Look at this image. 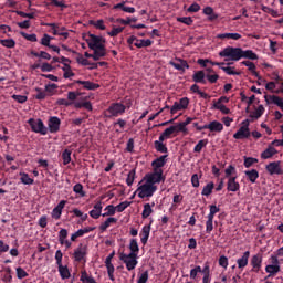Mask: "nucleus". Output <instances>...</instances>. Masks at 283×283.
<instances>
[{
  "mask_svg": "<svg viewBox=\"0 0 283 283\" xmlns=\"http://www.w3.org/2000/svg\"><path fill=\"white\" fill-rule=\"evenodd\" d=\"M243 52H245V50H243L242 48L226 46L219 52V57H226V61L237 62V59Z\"/></svg>",
  "mask_w": 283,
  "mask_h": 283,
  "instance_id": "nucleus-1",
  "label": "nucleus"
},
{
  "mask_svg": "<svg viewBox=\"0 0 283 283\" xmlns=\"http://www.w3.org/2000/svg\"><path fill=\"white\" fill-rule=\"evenodd\" d=\"M126 106L122 103H114L109 105L108 108H106V112H104V117L106 118H116L119 116H123L125 114Z\"/></svg>",
  "mask_w": 283,
  "mask_h": 283,
  "instance_id": "nucleus-2",
  "label": "nucleus"
},
{
  "mask_svg": "<svg viewBox=\"0 0 283 283\" xmlns=\"http://www.w3.org/2000/svg\"><path fill=\"white\" fill-rule=\"evenodd\" d=\"M157 192V186L155 185H143V181L139 182V187H137V197L139 199L153 198V196Z\"/></svg>",
  "mask_w": 283,
  "mask_h": 283,
  "instance_id": "nucleus-3",
  "label": "nucleus"
},
{
  "mask_svg": "<svg viewBox=\"0 0 283 283\" xmlns=\"http://www.w3.org/2000/svg\"><path fill=\"white\" fill-rule=\"evenodd\" d=\"M27 123L29 124V127H31V132L35 134L45 136L48 135V132H50V128H48L45 124L42 123V119L31 118Z\"/></svg>",
  "mask_w": 283,
  "mask_h": 283,
  "instance_id": "nucleus-4",
  "label": "nucleus"
},
{
  "mask_svg": "<svg viewBox=\"0 0 283 283\" xmlns=\"http://www.w3.org/2000/svg\"><path fill=\"white\" fill-rule=\"evenodd\" d=\"M54 260L56 261V266L59 268V275L61 276V280L70 279V270H67V266L62 264L63 252H61V250H56Z\"/></svg>",
  "mask_w": 283,
  "mask_h": 283,
  "instance_id": "nucleus-5",
  "label": "nucleus"
},
{
  "mask_svg": "<svg viewBox=\"0 0 283 283\" xmlns=\"http://www.w3.org/2000/svg\"><path fill=\"white\" fill-rule=\"evenodd\" d=\"M163 174L164 171H156V170H153V172L150 174H146V177H144V180H146V182L142 185L155 186V185H159L160 182H164L165 177Z\"/></svg>",
  "mask_w": 283,
  "mask_h": 283,
  "instance_id": "nucleus-6",
  "label": "nucleus"
},
{
  "mask_svg": "<svg viewBox=\"0 0 283 283\" xmlns=\"http://www.w3.org/2000/svg\"><path fill=\"white\" fill-rule=\"evenodd\" d=\"M136 259H138V255L125 254L123 252H120L119 255V260L120 262L125 263V269H127V271H134V269H136V265L138 264Z\"/></svg>",
  "mask_w": 283,
  "mask_h": 283,
  "instance_id": "nucleus-7",
  "label": "nucleus"
},
{
  "mask_svg": "<svg viewBox=\"0 0 283 283\" xmlns=\"http://www.w3.org/2000/svg\"><path fill=\"white\" fill-rule=\"evenodd\" d=\"M188 106H189V98L182 97V98H180V101L174 103V106L169 107V105H166L161 109H164V111L170 109L171 115H176V114H178V112H182V111L187 109Z\"/></svg>",
  "mask_w": 283,
  "mask_h": 283,
  "instance_id": "nucleus-8",
  "label": "nucleus"
},
{
  "mask_svg": "<svg viewBox=\"0 0 283 283\" xmlns=\"http://www.w3.org/2000/svg\"><path fill=\"white\" fill-rule=\"evenodd\" d=\"M116 255V252H112L106 259H104V266H106V275H109V280L112 282L116 281L114 277L115 268L114 264H112V260H114V256Z\"/></svg>",
  "mask_w": 283,
  "mask_h": 283,
  "instance_id": "nucleus-9",
  "label": "nucleus"
},
{
  "mask_svg": "<svg viewBox=\"0 0 283 283\" xmlns=\"http://www.w3.org/2000/svg\"><path fill=\"white\" fill-rule=\"evenodd\" d=\"M223 126L221 123L217 122V120H212L210 122V124H206L201 127H196V130L201 132L205 129H209L212 133H221L223 130Z\"/></svg>",
  "mask_w": 283,
  "mask_h": 283,
  "instance_id": "nucleus-10",
  "label": "nucleus"
},
{
  "mask_svg": "<svg viewBox=\"0 0 283 283\" xmlns=\"http://www.w3.org/2000/svg\"><path fill=\"white\" fill-rule=\"evenodd\" d=\"M166 158H169V155H161L157 157V159L153 160L150 166L153 167V171L164 172L161 168L166 165Z\"/></svg>",
  "mask_w": 283,
  "mask_h": 283,
  "instance_id": "nucleus-11",
  "label": "nucleus"
},
{
  "mask_svg": "<svg viewBox=\"0 0 283 283\" xmlns=\"http://www.w3.org/2000/svg\"><path fill=\"white\" fill-rule=\"evenodd\" d=\"M265 170L268 174H270V176L283 175V169H281V161H273L268 164V166H265Z\"/></svg>",
  "mask_w": 283,
  "mask_h": 283,
  "instance_id": "nucleus-12",
  "label": "nucleus"
},
{
  "mask_svg": "<svg viewBox=\"0 0 283 283\" xmlns=\"http://www.w3.org/2000/svg\"><path fill=\"white\" fill-rule=\"evenodd\" d=\"M249 264L251 265V272H260V269L262 268V254H254L251 256Z\"/></svg>",
  "mask_w": 283,
  "mask_h": 283,
  "instance_id": "nucleus-13",
  "label": "nucleus"
},
{
  "mask_svg": "<svg viewBox=\"0 0 283 283\" xmlns=\"http://www.w3.org/2000/svg\"><path fill=\"white\" fill-rule=\"evenodd\" d=\"M237 180L238 177H228V181L226 182V190H228V192L240 191V182H238Z\"/></svg>",
  "mask_w": 283,
  "mask_h": 283,
  "instance_id": "nucleus-14",
  "label": "nucleus"
},
{
  "mask_svg": "<svg viewBox=\"0 0 283 283\" xmlns=\"http://www.w3.org/2000/svg\"><path fill=\"white\" fill-rule=\"evenodd\" d=\"M91 40L88 41V49L90 50H95V49H104V44H102V38L91 34L90 35Z\"/></svg>",
  "mask_w": 283,
  "mask_h": 283,
  "instance_id": "nucleus-15",
  "label": "nucleus"
},
{
  "mask_svg": "<svg viewBox=\"0 0 283 283\" xmlns=\"http://www.w3.org/2000/svg\"><path fill=\"white\" fill-rule=\"evenodd\" d=\"M176 62L171 61V62H168V65H171V67L180 71V72H185L186 69H189V64L187 63L186 60H182L180 57H176Z\"/></svg>",
  "mask_w": 283,
  "mask_h": 283,
  "instance_id": "nucleus-16",
  "label": "nucleus"
},
{
  "mask_svg": "<svg viewBox=\"0 0 283 283\" xmlns=\"http://www.w3.org/2000/svg\"><path fill=\"white\" fill-rule=\"evenodd\" d=\"M75 258V262H82L86 258V245L80 244L77 249H75V253L72 254Z\"/></svg>",
  "mask_w": 283,
  "mask_h": 283,
  "instance_id": "nucleus-17",
  "label": "nucleus"
},
{
  "mask_svg": "<svg viewBox=\"0 0 283 283\" xmlns=\"http://www.w3.org/2000/svg\"><path fill=\"white\" fill-rule=\"evenodd\" d=\"M187 125L188 124H178V125H175V126H170V127L164 129L163 133H170V134L186 133L187 132Z\"/></svg>",
  "mask_w": 283,
  "mask_h": 283,
  "instance_id": "nucleus-18",
  "label": "nucleus"
},
{
  "mask_svg": "<svg viewBox=\"0 0 283 283\" xmlns=\"http://www.w3.org/2000/svg\"><path fill=\"white\" fill-rule=\"evenodd\" d=\"M208 75H206V73L203 71H197L193 73V75L191 76V80L193 81V83L196 84H203L206 85V78Z\"/></svg>",
  "mask_w": 283,
  "mask_h": 283,
  "instance_id": "nucleus-19",
  "label": "nucleus"
},
{
  "mask_svg": "<svg viewBox=\"0 0 283 283\" xmlns=\"http://www.w3.org/2000/svg\"><path fill=\"white\" fill-rule=\"evenodd\" d=\"M265 103L274 104V105L279 106V108H283V98H281L276 95H265Z\"/></svg>",
  "mask_w": 283,
  "mask_h": 283,
  "instance_id": "nucleus-20",
  "label": "nucleus"
},
{
  "mask_svg": "<svg viewBox=\"0 0 283 283\" xmlns=\"http://www.w3.org/2000/svg\"><path fill=\"white\" fill-rule=\"evenodd\" d=\"M49 127H50V133L52 134L59 133V129L61 127V119H59V117H50Z\"/></svg>",
  "mask_w": 283,
  "mask_h": 283,
  "instance_id": "nucleus-21",
  "label": "nucleus"
},
{
  "mask_svg": "<svg viewBox=\"0 0 283 283\" xmlns=\"http://www.w3.org/2000/svg\"><path fill=\"white\" fill-rule=\"evenodd\" d=\"M102 202H97L95 203V206H93V210L88 211V214L91 218L97 220L99 219V217H102Z\"/></svg>",
  "mask_w": 283,
  "mask_h": 283,
  "instance_id": "nucleus-22",
  "label": "nucleus"
},
{
  "mask_svg": "<svg viewBox=\"0 0 283 283\" xmlns=\"http://www.w3.org/2000/svg\"><path fill=\"white\" fill-rule=\"evenodd\" d=\"M65 203H67V201L61 200L59 205H56L54 210H52V218H54L55 220L61 219V214H62L63 208H65Z\"/></svg>",
  "mask_w": 283,
  "mask_h": 283,
  "instance_id": "nucleus-23",
  "label": "nucleus"
},
{
  "mask_svg": "<svg viewBox=\"0 0 283 283\" xmlns=\"http://www.w3.org/2000/svg\"><path fill=\"white\" fill-rule=\"evenodd\" d=\"M137 235L142 238V244L146 245L150 238V224L144 226V228H142V232L137 233Z\"/></svg>",
  "mask_w": 283,
  "mask_h": 283,
  "instance_id": "nucleus-24",
  "label": "nucleus"
},
{
  "mask_svg": "<svg viewBox=\"0 0 283 283\" xmlns=\"http://www.w3.org/2000/svg\"><path fill=\"white\" fill-rule=\"evenodd\" d=\"M251 132L249 128H240L238 129V133L233 135V139L235 140H244L249 139Z\"/></svg>",
  "mask_w": 283,
  "mask_h": 283,
  "instance_id": "nucleus-25",
  "label": "nucleus"
},
{
  "mask_svg": "<svg viewBox=\"0 0 283 283\" xmlns=\"http://www.w3.org/2000/svg\"><path fill=\"white\" fill-rule=\"evenodd\" d=\"M66 238H67V230L61 229V231H59V244L65 245V249H70L72 243H70V241L65 240Z\"/></svg>",
  "mask_w": 283,
  "mask_h": 283,
  "instance_id": "nucleus-26",
  "label": "nucleus"
},
{
  "mask_svg": "<svg viewBox=\"0 0 283 283\" xmlns=\"http://www.w3.org/2000/svg\"><path fill=\"white\" fill-rule=\"evenodd\" d=\"M242 59H245L249 61H256L258 55L255 53H253V51H251V50H245L237 57V62L241 61Z\"/></svg>",
  "mask_w": 283,
  "mask_h": 283,
  "instance_id": "nucleus-27",
  "label": "nucleus"
},
{
  "mask_svg": "<svg viewBox=\"0 0 283 283\" xmlns=\"http://www.w3.org/2000/svg\"><path fill=\"white\" fill-rule=\"evenodd\" d=\"M75 84H80V85L84 86V90H86V91H95V90L99 88L98 84H95L91 81L77 80V81H75Z\"/></svg>",
  "mask_w": 283,
  "mask_h": 283,
  "instance_id": "nucleus-28",
  "label": "nucleus"
},
{
  "mask_svg": "<svg viewBox=\"0 0 283 283\" xmlns=\"http://www.w3.org/2000/svg\"><path fill=\"white\" fill-rule=\"evenodd\" d=\"M249 256H250V252L247 251L242 254V256L240 259H238L237 263H238V269L243 270L244 268H247V265H249Z\"/></svg>",
  "mask_w": 283,
  "mask_h": 283,
  "instance_id": "nucleus-29",
  "label": "nucleus"
},
{
  "mask_svg": "<svg viewBox=\"0 0 283 283\" xmlns=\"http://www.w3.org/2000/svg\"><path fill=\"white\" fill-rule=\"evenodd\" d=\"M277 154L276 149L272 146L268 147L263 153L260 154V158L263 160L271 159Z\"/></svg>",
  "mask_w": 283,
  "mask_h": 283,
  "instance_id": "nucleus-30",
  "label": "nucleus"
},
{
  "mask_svg": "<svg viewBox=\"0 0 283 283\" xmlns=\"http://www.w3.org/2000/svg\"><path fill=\"white\" fill-rule=\"evenodd\" d=\"M116 222H118L116 218H106V221L99 224V231H107V229H109L112 224H116Z\"/></svg>",
  "mask_w": 283,
  "mask_h": 283,
  "instance_id": "nucleus-31",
  "label": "nucleus"
},
{
  "mask_svg": "<svg viewBox=\"0 0 283 283\" xmlns=\"http://www.w3.org/2000/svg\"><path fill=\"white\" fill-rule=\"evenodd\" d=\"M217 39L223 40V39H231L233 41H238L242 39V35L240 33H221L217 35Z\"/></svg>",
  "mask_w": 283,
  "mask_h": 283,
  "instance_id": "nucleus-32",
  "label": "nucleus"
},
{
  "mask_svg": "<svg viewBox=\"0 0 283 283\" xmlns=\"http://www.w3.org/2000/svg\"><path fill=\"white\" fill-rule=\"evenodd\" d=\"M129 253L126 255H134L138 256V242H136V239L129 240Z\"/></svg>",
  "mask_w": 283,
  "mask_h": 283,
  "instance_id": "nucleus-33",
  "label": "nucleus"
},
{
  "mask_svg": "<svg viewBox=\"0 0 283 283\" xmlns=\"http://www.w3.org/2000/svg\"><path fill=\"white\" fill-rule=\"evenodd\" d=\"M264 114V106L258 105L255 111L251 112L249 118L251 119H259Z\"/></svg>",
  "mask_w": 283,
  "mask_h": 283,
  "instance_id": "nucleus-34",
  "label": "nucleus"
},
{
  "mask_svg": "<svg viewBox=\"0 0 283 283\" xmlns=\"http://www.w3.org/2000/svg\"><path fill=\"white\" fill-rule=\"evenodd\" d=\"M244 175L251 184H255V180H258V170L255 169L247 170L244 171Z\"/></svg>",
  "mask_w": 283,
  "mask_h": 283,
  "instance_id": "nucleus-35",
  "label": "nucleus"
},
{
  "mask_svg": "<svg viewBox=\"0 0 283 283\" xmlns=\"http://www.w3.org/2000/svg\"><path fill=\"white\" fill-rule=\"evenodd\" d=\"M153 146L155 148V151L159 153V154H167L169 153V148H166V144L164 143H153Z\"/></svg>",
  "mask_w": 283,
  "mask_h": 283,
  "instance_id": "nucleus-36",
  "label": "nucleus"
},
{
  "mask_svg": "<svg viewBox=\"0 0 283 283\" xmlns=\"http://www.w3.org/2000/svg\"><path fill=\"white\" fill-rule=\"evenodd\" d=\"M151 45H153L151 40H137V42H134V46H136L137 49H146V48H150Z\"/></svg>",
  "mask_w": 283,
  "mask_h": 283,
  "instance_id": "nucleus-37",
  "label": "nucleus"
},
{
  "mask_svg": "<svg viewBox=\"0 0 283 283\" xmlns=\"http://www.w3.org/2000/svg\"><path fill=\"white\" fill-rule=\"evenodd\" d=\"M31 55H33V57H40L46 61H50L51 59H53L52 55H50V53L45 51H40V52L31 51Z\"/></svg>",
  "mask_w": 283,
  "mask_h": 283,
  "instance_id": "nucleus-38",
  "label": "nucleus"
},
{
  "mask_svg": "<svg viewBox=\"0 0 283 283\" xmlns=\"http://www.w3.org/2000/svg\"><path fill=\"white\" fill-rule=\"evenodd\" d=\"M93 50V54L95 57L97 59H102L104 56H107V49L105 48H95V49H91Z\"/></svg>",
  "mask_w": 283,
  "mask_h": 283,
  "instance_id": "nucleus-39",
  "label": "nucleus"
},
{
  "mask_svg": "<svg viewBox=\"0 0 283 283\" xmlns=\"http://www.w3.org/2000/svg\"><path fill=\"white\" fill-rule=\"evenodd\" d=\"M228 76H240V72H235V67L231 66H221L219 67Z\"/></svg>",
  "mask_w": 283,
  "mask_h": 283,
  "instance_id": "nucleus-40",
  "label": "nucleus"
},
{
  "mask_svg": "<svg viewBox=\"0 0 283 283\" xmlns=\"http://www.w3.org/2000/svg\"><path fill=\"white\" fill-rule=\"evenodd\" d=\"M265 272L270 274V277L276 275L279 272H281V266L280 265H268L265 266Z\"/></svg>",
  "mask_w": 283,
  "mask_h": 283,
  "instance_id": "nucleus-41",
  "label": "nucleus"
},
{
  "mask_svg": "<svg viewBox=\"0 0 283 283\" xmlns=\"http://www.w3.org/2000/svg\"><path fill=\"white\" fill-rule=\"evenodd\" d=\"M104 213H102V218H107V217H112V216H115L116 212H118L117 209L114 208V206L109 205V206H106V208H104Z\"/></svg>",
  "mask_w": 283,
  "mask_h": 283,
  "instance_id": "nucleus-42",
  "label": "nucleus"
},
{
  "mask_svg": "<svg viewBox=\"0 0 283 283\" xmlns=\"http://www.w3.org/2000/svg\"><path fill=\"white\" fill-rule=\"evenodd\" d=\"M206 146H208V139L198 140L196 146H193V153L199 154Z\"/></svg>",
  "mask_w": 283,
  "mask_h": 283,
  "instance_id": "nucleus-43",
  "label": "nucleus"
},
{
  "mask_svg": "<svg viewBox=\"0 0 283 283\" xmlns=\"http://www.w3.org/2000/svg\"><path fill=\"white\" fill-rule=\"evenodd\" d=\"M20 176H22L20 178V181L22 182V185H24V186H32L33 185V179H31V177H29V174L20 172Z\"/></svg>",
  "mask_w": 283,
  "mask_h": 283,
  "instance_id": "nucleus-44",
  "label": "nucleus"
},
{
  "mask_svg": "<svg viewBox=\"0 0 283 283\" xmlns=\"http://www.w3.org/2000/svg\"><path fill=\"white\" fill-rule=\"evenodd\" d=\"M77 63H78V64H82V65H84V66L92 65L91 70L97 69V64H95V63H90L88 60H86V59H85L84 56H82L81 54H80V56L77 57Z\"/></svg>",
  "mask_w": 283,
  "mask_h": 283,
  "instance_id": "nucleus-45",
  "label": "nucleus"
},
{
  "mask_svg": "<svg viewBox=\"0 0 283 283\" xmlns=\"http://www.w3.org/2000/svg\"><path fill=\"white\" fill-rule=\"evenodd\" d=\"M72 191L80 195L82 198L86 197V192H84V186H82V184L73 186Z\"/></svg>",
  "mask_w": 283,
  "mask_h": 283,
  "instance_id": "nucleus-46",
  "label": "nucleus"
},
{
  "mask_svg": "<svg viewBox=\"0 0 283 283\" xmlns=\"http://www.w3.org/2000/svg\"><path fill=\"white\" fill-rule=\"evenodd\" d=\"M212 109H217V111L221 112V114H223V115L230 114V109L228 107H226V105H223V104H212Z\"/></svg>",
  "mask_w": 283,
  "mask_h": 283,
  "instance_id": "nucleus-47",
  "label": "nucleus"
},
{
  "mask_svg": "<svg viewBox=\"0 0 283 283\" xmlns=\"http://www.w3.org/2000/svg\"><path fill=\"white\" fill-rule=\"evenodd\" d=\"M0 45L6 49H14V40L13 39L0 40Z\"/></svg>",
  "mask_w": 283,
  "mask_h": 283,
  "instance_id": "nucleus-48",
  "label": "nucleus"
},
{
  "mask_svg": "<svg viewBox=\"0 0 283 283\" xmlns=\"http://www.w3.org/2000/svg\"><path fill=\"white\" fill-rule=\"evenodd\" d=\"M213 189H214L213 182L206 185V187H203V190L201 191V196L209 197L210 195H212Z\"/></svg>",
  "mask_w": 283,
  "mask_h": 283,
  "instance_id": "nucleus-49",
  "label": "nucleus"
},
{
  "mask_svg": "<svg viewBox=\"0 0 283 283\" xmlns=\"http://www.w3.org/2000/svg\"><path fill=\"white\" fill-rule=\"evenodd\" d=\"M72 155L71 150H63V153L61 154V158L63 159V166H67L71 161L70 156Z\"/></svg>",
  "mask_w": 283,
  "mask_h": 283,
  "instance_id": "nucleus-50",
  "label": "nucleus"
},
{
  "mask_svg": "<svg viewBox=\"0 0 283 283\" xmlns=\"http://www.w3.org/2000/svg\"><path fill=\"white\" fill-rule=\"evenodd\" d=\"M135 176L136 171L134 169L129 170V172L127 174V179H125V184L127 185V187H132Z\"/></svg>",
  "mask_w": 283,
  "mask_h": 283,
  "instance_id": "nucleus-51",
  "label": "nucleus"
},
{
  "mask_svg": "<svg viewBox=\"0 0 283 283\" xmlns=\"http://www.w3.org/2000/svg\"><path fill=\"white\" fill-rule=\"evenodd\" d=\"M153 214V208L149 203L144 205V211L142 212V218L148 219Z\"/></svg>",
  "mask_w": 283,
  "mask_h": 283,
  "instance_id": "nucleus-52",
  "label": "nucleus"
},
{
  "mask_svg": "<svg viewBox=\"0 0 283 283\" xmlns=\"http://www.w3.org/2000/svg\"><path fill=\"white\" fill-rule=\"evenodd\" d=\"M123 30H125V28L123 27H114V29H112V31L106 32V35H109L112 38L118 36V34L123 33Z\"/></svg>",
  "mask_w": 283,
  "mask_h": 283,
  "instance_id": "nucleus-53",
  "label": "nucleus"
},
{
  "mask_svg": "<svg viewBox=\"0 0 283 283\" xmlns=\"http://www.w3.org/2000/svg\"><path fill=\"white\" fill-rule=\"evenodd\" d=\"M80 281H82V283H96L95 279H93V276H88L86 271L82 272V276L80 277Z\"/></svg>",
  "mask_w": 283,
  "mask_h": 283,
  "instance_id": "nucleus-54",
  "label": "nucleus"
},
{
  "mask_svg": "<svg viewBox=\"0 0 283 283\" xmlns=\"http://www.w3.org/2000/svg\"><path fill=\"white\" fill-rule=\"evenodd\" d=\"M90 24L95 27V29H97V30L104 31L105 29H107V27H104V21L103 20H97V21L91 20Z\"/></svg>",
  "mask_w": 283,
  "mask_h": 283,
  "instance_id": "nucleus-55",
  "label": "nucleus"
},
{
  "mask_svg": "<svg viewBox=\"0 0 283 283\" xmlns=\"http://www.w3.org/2000/svg\"><path fill=\"white\" fill-rule=\"evenodd\" d=\"M176 21H178V23H182L188 27L193 23V20L191 19V17H179L176 19Z\"/></svg>",
  "mask_w": 283,
  "mask_h": 283,
  "instance_id": "nucleus-56",
  "label": "nucleus"
},
{
  "mask_svg": "<svg viewBox=\"0 0 283 283\" xmlns=\"http://www.w3.org/2000/svg\"><path fill=\"white\" fill-rule=\"evenodd\" d=\"M136 21H138L136 18H127V20L122 18L116 19V23H120L123 25H129L130 23H136Z\"/></svg>",
  "mask_w": 283,
  "mask_h": 283,
  "instance_id": "nucleus-57",
  "label": "nucleus"
},
{
  "mask_svg": "<svg viewBox=\"0 0 283 283\" xmlns=\"http://www.w3.org/2000/svg\"><path fill=\"white\" fill-rule=\"evenodd\" d=\"M20 35H22V38H24V40H27L31 43L38 42V38L35 34H28V33L21 32Z\"/></svg>",
  "mask_w": 283,
  "mask_h": 283,
  "instance_id": "nucleus-58",
  "label": "nucleus"
},
{
  "mask_svg": "<svg viewBox=\"0 0 283 283\" xmlns=\"http://www.w3.org/2000/svg\"><path fill=\"white\" fill-rule=\"evenodd\" d=\"M171 135H174V133H161L159 135V139L155 140L154 143H159V144H164V140H167L169 138H171Z\"/></svg>",
  "mask_w": 283,
  "mask_h": 283,
  "instance_id": "nucleus-59",
  "label": "nucleus"
},
{
  "mask_svg": "<svg viewBox=\"0 0 283 283\" xmlns=\"http://www.w3.org/2000/svg\"><path fill=\"white\" fill-rule=\"evenodd\" d=\"M254 164H258V159L253 157H244V168H251Z\"/></svg>",
  "mask_w": 283,
  "mask_h": 283,
  "instance_id": "nucleus-60",
  "label": "nucleus"
},
{
  "mask_svg": "<svg viewBox=\"0 0 283 283\" xmlns=\"http://www.w3.org/2000/svg\"><path fill=\"white\" fill-rule=\"evenodd\" d=\"M61 61L63 62V67H61V70L63 72H72V70L70 67V60L67 57L61 56Z\"/></svg>",
  "mask_w": 283,
  "mask_h": 283,
  "instance_id": "nucleus-61",
  "label": "nucleus"
},
{
  "mask_svg": "<svg viewBox=\"0 0 283 283\" xmlns=\"http://www.w3.org/2000/svg\"><path fill=\"white\" fill-rule=\"evenodd\" d=\"M129 205H130L129 201H123L118 203V206L114 207V209H116L118 213H122L123 211H125V209H127V207H129Z\"/></svg>",
  "mask_w": 283,
  "mask_h": 283,
  "instance_id": "nucleus-62",
  "label": "nucleus"
},
{
  "mask_svg": "<svg viewBox=\"0 0 283 283\" xmlns=\"http://www.w3.org/2000/svg\"><path fill=\"white\" fill-rule=\"evenodd\" d=\"M15 273H17L19 280L29 277V273H27V271H24V269H22V268H17Z\"/></svg>",
  "mask_w": 283,
  "mask_h": 283,
  "instance_id": "nucleus-63",
  "label": "nucleus"
},
{
  "mask_svg": "<svg viewBox=\"0 0 283 283\" xmlns=\"http://www.w3.org/2000/svg\"><path fill=\"white\" fill-rule=\"evenodd\" d=\"M217 213H219V207L214 205L210 206V213H208V219H214Z\"/></svg>",
  "mask_w": 283,
  "mask_h": 283,
  "instance_id": "nucleus-64",
  "label": "nucleus"
}]
</instances>
